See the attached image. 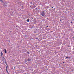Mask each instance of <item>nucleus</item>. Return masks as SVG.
<instances>
[{
	"instance_id": "nucleus-3",
	"label": "nucleus",
	"mask_w": 74,
	"mask_h": 74,
	"mask_svg": "<svg viewBox=\"0 0 74 74\" xmlns=\"http://www.w3.org/2000/svg\"><path fill=\"white\" fill-rule=\"evenodd\" d=\"M30 60H31L29 58H28V60H27V61H28V62H30Z\"/></svg>"
},
{
	"instance_id": "nucleus-9",
	"label": "nucleus",
	"mask_w": 74,
	"mask_h": 74,
	"mask_svg": "<svg viewBox=\"0 0 74 74\" xmlns=\"http://www.w3.org/2000/svg\"><path fill=\"white\" fill-rule=\"evenodd\" d=\"M67 58H68V57H66V59H67Z\"/></svg>"
},
{
	"instance_id": "nucleus-11",
	"label": "nucleus",
	"mask_w": 74,
	"mask_h": 74,
	"mask_svg": "<svg viewBox=\"0 0 74 74\" xmlns=\"http://www.w3.org/2000/svg\"><path fill=\"white\" fill-rule=\"evenodd\" d=\"M53 8V7H52V8Z\"/></svg>"
},
{
	"instance_id": "nucleus-4",
	"label": "nucleus",
	"mask_w": 74,
	"mask_h": 74,
	"mask_svg": "<svg viewBox=\"0 0 74 74\" xmlns=\"http://www.w3.org/2000/svg\"><path fill=\"white\" fill-rule=\"evenodd\" d=\"M5 53H7V50L6 49L5 50Z\"/></svg>"
},
{
	"instance_id": "nucleus-2",
	"label": "nucleus",
	"mask_w": 74,
	"mask_h": 74,
	"mask_svg": "<svg viewBox=\"0 0 74 74\" xmlns=\"http://www.w3.org/2000/svg\"><path fill=\"white\" fill-rule=\"evenodd\" d=\"M2 60L4 62V60H5V58H4V56H3V57L2 58Z\"/></svg>"
},
{
	"instance_id": "nucleus-12",
	"label": "nucleus",
	"mask_w": 74,
	"mask_h": 74,
	"mask_svg": "<svg viewBox=\"0 0 74 74\" xmlns=\"http://www.w3.org/2000/svg\"><path fill=\"white\" fill-rule=\"evenodd\" d=\"M63 63H64V62H63Z\"/></svg>"
},
{
	"instance_id": "nucleus-8",
	"label": "nucleus",
	"mask_w": 74,
	"mask_h": 74,
	"mask_svg": "<svg viewBox=\"0 0 74 74\" xmlns=\"http://www.w3.org/2000/svg\"><path fill=\"white\" fill-rule=\"evenodd\" d=\"M27 54H29V51L27 52Z\"/></svg>"
},
{
	"instance_id": "nucleus-6",
	"label": "nucleus",
	"mask_w": 74,
	"mask_h": 74,
	"mask_svg": "<svg viewBox=\"0 0 74 74\" xmlns=\"http://www.w3.org/2000/svg\"><path fill=\"white\" fill-rule=\"evenodd\" d=\"M27 22H29V19L27 20Z\"/></svg>"
},
{
	"instance_id": "nucleus-7",
	"label": "nucleus",
	"mask_w": 74,
	"mask_h": 74,
	"mask_svg": "<svg viewBox=\"0 0 74 74\" xmlns=\"http://www.w3.org/2000/svg\"><path fill=\"white\" fill-rule=\"evenodd\" d=\"M1 56H2L3 55V53L2 52H1Z\"/></svg>"
},
{
	"instance_id": "nucleus-10",
	"label": "nucleus",
	"mask_w": 74,
	"mask_h": 74,
	"mask_svg": "<svg viewBox=\"0 0 74 74\" xmlns=\"http://www.w3.org/2000/svg\"><path fill=\"white\" fill-rule=\"evenodd\" d=\"M46 27H48V26H46Z\"/></svg>"
},
{
	"instance_id": "nucleus-13",
	"label": "nucleus",
	"mask_w": 74,
	"mask_h": 74,
	"mask_svg": "<svg viewBox=\"0 0 74 74\" xmlns=\"http://www.w3.org/2000/svg\"><path fill=\"white\" fill-rule=\"evenodd\" d=\"M25 61V62H27V61Z\"/></svg>"
},
{
	"instance_id": "nucleus-1",
	"label": "nucleus",
	"mask_w": 74,
	"mask_h": 74,
	"mask_svg": "<svg viewBox=\"0 0 74 74\" xmlns=\"http://www.w3.org/2000/svg\"><path fill=\"white\" fill-rule=\"evenodd\" d=\"M41 15H42V16H44V15H45V13H44V11H43L41 14Z\"/></svg>"
},
{
	"instance_id": "nucleus-5",
	"label": "nucleus",
	"mask_w": 74,
	"mask_h": 74,
	"mask_svg": "<svg viewBox=\"0 0 74 74\" xmlns=\"http://www.w3.org/2000/svg\"><path fill=\"white\" fill-rule=\"evenodd\" d=\"M0 1H1V3H3V2L2 0H0Z\"/></svg>"
}]
</instances>
